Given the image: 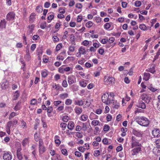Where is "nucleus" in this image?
I'll list each match as a JSON object with an SVG mask.
<instances>
[{
  "mask_svg": "<svg viewBox=\"0 0 160 160\" xmlns=\"http://www.w3.org/2000/svg\"><path fill=\"white\" fill-rule=\"evenodd\" d=\"M135 121L140 125L145 127L148 126L150 123L148 119L144 116L137 117Z\"/></svg>",
  "mask_w": 160,
  "mask_h": 160,
  "instance_id": "obj_1",
  "label": "nucleus"
},
{
  "mask_svg": "<svg viewBox=\"0 0 160 160\" xmlns=\"http://www.w3.org/2000/svg\"><path fill=\"white\" fill-rule=\"evenodd\" d=\"M130 142L132 148L142 146L140 142V141L138 140L135 137L132 136V137Z\"/></svg>",
  "mask_w": 160,
  "mask_h": 160,
  "instance_id": "obj_2",
  "label": "nucleus"
},
{
  "mask_svg": "<svg viewBox=\"0 0 160 160\" xmlns=\"http://www.w3.org/2000/svg\"><path fill=\"white\" fill-rule=\"evenodd\" d=\"M102 102L107 105L112 103V99L111 98H109L108 93H107L103 94L102 97Z\"/></svg>",
  "mask_w": 160,
  "mask_h": 160,
  "instance_id": "obj_3",
  "label": "nucleus"
},
{
  "mask_svg": "<svg viewBox=\"0 0 160 160\" xmlns=\"http://www.w3.org/2000/svg\"><path fill=\"white\" fill-rule=\"evenodd\" d=\"M115 79L112 77L105 76L104 78V82L105 84L111 85L114 83Z\"/></svg>",
  "mask_w": 160,
  "mask_h": 160,
  "instance_id": "obj_4",
  "label": "nucleus"
},
{
  "mask_svg": "<svg viewBox=\"0 0 160 160\" xmlns=\"http://www.w3.org/2000/svg\"><path fill=\"white\" fill-rule=\"evenodd\" d=\"M67 80L69 85H71L74 83H75L76 82L75 77L72 75H71L68 77Z\"/></svg>",
  "mask_w": 160,
  "mask_h": 160,
  "instance_id": "obj_5",
  "label": "nucleus"
},
{
  "mask_svg": "<svg viewBox=\"0 0 160 160\" xmlns=\"http://www.w3.org/2000/svg\"><path fill=\"white\" fill-rule=\"evenodd\" d=\"M12 157V153L9 152H4L2 156L4 160H11Z\"/></svg>",
  "mask_w": 160,
  "mask_h": 160,
  "instance_id": "obj_6",
  "label": "nucleus"
},
{
  "mask_svg": "<svg viewBox=\"0 0 160 160\" xmlns=\"http://www.w3.org/2000/svg\"><path fill=\"white\" fill-rule=\"evenodd\" d=\"M15 13L12 12H9L6 15V19L8 21L13 20L15 17Z\"/></svg>",
  "mask_w": 160,
  "mask_h": 160,
  "instance_id": "obj_7",
  "label": "nucleus"
},
{
  "mask_svg": "<svg viewBox=\"0 0 160 160\" xmlns=\"http://www.w3.org/2000/svg\"><path fill=\"white\" fill-rule=\"evenodd\" d=\"M141 147H135L131 151L132 154L133 156L137 155L140 152H141Z\"/></svg>",
  "mask_w": 160,
  "mask_h": 160,
  "instance_id": "obj_8",
  "label": "nucleus"
},
{
  "mask_svg": "<svg viewBox=\"0 0 160 160\" xmlns=\"http://www.w3.org/2000/svg\"><path fill=\"white\" fill-rule=\"evenodd\" d=\"M141 99L146 102V103H148L151 99V97L146 94H143L141 96Z\"/></svg>",
  "mask_w": 160,
  "mask_h": 160,
  "instance_id": "obj_9",
  "label": "nucleus"
},
{
  "mask_svg": "<svg viewBox=\"0 0 160 160\" xmlns=\"http://www.w3.org/2000/svg\"><path fill=\"white\" fill-rule=\"evenodd\" d=\"M21 146L20 145V146L17 149V157L18 159L19 160H22L23 159L22 155L21 152Z\"/></svg>",
  "mask_w": 160,
  "mask_h": 160,
  "instance_id": "obj_10",
  "label": "nucleus"
},
{
  "mask_svg": "<svg viewBox=\"0 0 160 160\" xmlns=\"http://www.w3.org/2000/svg\"><path fill=\"white\" fill-rule=\"evenodd\" d=\"M52 88L56 91H62L63 88L59 84H56V83H53L52 85Z\"/></svg>",
  "mask_w": 160,
  "mask_h": 160,
  "instance_id": "obj_11",
  "label": "nucleus"
},
{
  "mask_svg": "<svg viewBox=\"0 0 160 160\" xmlns=\"http://www.w3.org/2000/svg\"><path fill=\"white\" fill-rule=\"evenodd\" d=\"M12 123L11 121H9L7 123V126L6 127V129L7 132L8 134H10V133L11 127L14 126Z\"/></svg>",
  "mask_w": 160,
  "mask_h": 160,
  "instance_id": "obj_12",
  "label": "nucleus"
},
{
  "mask_svg": "<svg viewBox=\"0 0 160 160\" xmlns=\"http://www.w3.org/2000/svg\"><path fill=\"white\" fill-rule=\"evenodd\" d=\"M152 134L154 137H160V130L158 129H155L152 131Z\"/></svg>",
  "mask_w": 160,
  "mask_h": 160,
  "instance_id": "obj_13",
  "label": "nucleus"
},
{
  "mask_svg": "<svg viewBox=\"0 0 160 160\" xmlns=\"http://www.w3.org/2000/svg\"><path fill=\"white\" fill-rule=\"evenodd\" d=\"M30 141V138L29 137L24 138L22 142V144L23 147H25L28 145Z\"/></svg>",
  "mask_w": 160,
  "mask_h": 160,
  "instance_id": "obj_14",
  "label": "nucleus"
},
{
  "mask_svg": "<svg viewBox=\"0 0 160 160\" xmlns=\"http://www.w3.org/2000/svg\"><path fill=\"white\" fill-rule=\"evenodd\" d=\"M78 51L82 55H85L86 54L87 52L86 48L82 46L79 47L78 49Z\"/></svg>",
  "mask_w": 160,
  "mask_h": 160,
  "instance_id": "obj_15",
  "label": "nucleus"
},
{
  "mask_svg": "<svg viewBox=\"0 0 160 160\" xmlns=\"http://www.w3.org/2000/svg\"><path fill=\"white\" fill-rule=\"evenodd\" d=\"M34 27L35 25L34 24L28 26V29L27 31V34L29 35L32 33L34 30Z\"/></svg>",
  "mask_w": 160,
  "mask_h": 160,
  "instance_id": "obj_16",
  "label": "nucleus"
},
{
  "mask_svg": "<svg viewBox=\"0 0 160 160\" xmlns=\"http://www.w3.org/2000/svg\"><path fill=\"white\" fill-rule=\"evenodd\" d=\"M153 153L156 156L160 155V147H156L153 150Z\"/></svg>",
  "mask_w": 160,
  "mask_h": 160,
  "instance_id": "obj_17",
  "label": "nucleus"
},
{
  "mask_svg": "<svg viewBox=\"0 0 160 160\" xmlns=\"http://www.w3.org/2000/svg\"><path fill=\"white\" fill-rule=\"evenodd\" d=\"M6 22L5 19L1 20L0 22V29L5 28L6 27Z\"/></svg>",
  "mask_w": 160,
  "mask_h": 160,
  "instance_id": "obj_18",
  "label": "nucleus"
},
{
  "mask_svg": "<svg viewBox=\"0 0 160 160\" xmlns=\"http://www.w3.org/2000/svg\"><path fill=\"white\" fill-rule=\"evenodd\" d=\"M75 113L78 115L81 114L83 111L82 108L78 107H76L74 108Z\"/></svg>",
  "mask_w": 160,
  "mask_h": 160,
  "instance_id": "obj_19",
  "label": "nucleus"
},
{
  "mask_svg": "<svg viewBox=\"0 0 160 160\" xmlns=\"http://www.w3.org/2000/svg\"><path fill=\"white\" fill-rule=\"evenodd\" d=\"M35 16L36 14L35 13H32L31 14L29 17V20L30 23H32L34 21L36 18Z\"/></svg>",
  "mask_w": 160,
  "mask_h": 160,
  "instance_id": "obj_20",
  "label": "nucleus"
},
{
  "mask_svg": "<svg viewBox=\"0 0 160 160\" xmlns=\"http://www.w3.org/2000/svg\"><path fill=\"white\" fill-rule=\"evenodd\" d=\"M75 48L74 46H70L68 48V51L67 52V53L69 55H71L72 54L71 52H74L75 50Z\"/></svg>",
  "mask_w": 160,
  "mask_h": 160,
  "instance_id": "obj_21",
  "label": "nucleus"
},
{
  "mask_svg": "<svg viewBox=\"0 0 160 160\" xmlns=\"http://www.w3.org/2000/svg\"><path fill=\"white\" fill-rule=\"evenodd\" d=\"M137 106L142 109H145L146 107L145 103L142 101H140L137 105Z\"/></svg>",
  "mask_w": 160,
  "mask_h": 160,
  "instance_id": "obj_22",
  "label": "nucleus"
},
{
  "mask_svg": "<svg viewBox=\"0 0 160 160\" xmlns=\"http://www.w3.org/2000/svg\"><path fill=\"white\" fill-rule=\"evenodd\" d=\"M59 35L58 33H57L55 34H54L52 36V40L55 43L59 41V39L58 37Z\"/></svg>",
  "mask_w": 160,
  "mask_h": 160,
  "instance_id": "obj_23",
  "label": "nucleus"
},
{
  "mask_svg": "<svg viewBox=\"0 0 160 160\" xmlns=\"http://www.w3.org/2000/svg\"><path fill=\"white\" fill-rule=\"evenodd\" d=\"M88 119V116L85 114L82 115L79 118V119L83 122L86 121Z\"/></svg>",
  "mask_w": 160,
  "mask_h": 160,
  "instance_id": "obj_24",
  "label": "nucleus"
},
{
  "mask_svg": "<svg viewBox=\"0 0 160 160\" xmlns=\"http://www.w3.org/2000/svg\"><path fill=\"white\" fill-rule=\"evenodd\" d=\"M87 81L85 80H82L79 81V83L80 86L84 88L87 85Z\"/></svg>",
  "mask_w": 160,
  "mask_h": 160,
  "instance_id": "obj_25",
  "label": "nucleus"
},
{
  "mask_svg": "<svg viewBox=\"0 0 160 160\" xmlns=\"http://www.w3.org/2000/svg\"><path fill=\"white\" fill-rule=\"evenodd\" d=\"M74 123L72 122H69L68 125V128L70 130H72L74 127Z\"/></svg>",
  "mask_w": 160,
  "mask_h": 160,
  "instance_id": "obj_26",
  "label": "nucleus"
},
{
  "mask_svg": "<svg viewBox=\"0 0 160 160\" xmlns=\"http://www.w3.org/2000/svg\"><path fill=\"white\" fill-rule=\"evenodd\" d=\"M101 122L97 120H93L91 122V124L92 126H100Z\"/></svg>",
  "mask_w": 160,
  "mask_h": 160,
  "instance_id": "obj_27",
  "label": "nucleus"
},
{
  "mask_svg": "<svg viewBox=\"0 0 160 160\" xmlns=\"http://www.w3.org/2000/svg\"><path fill=\"white\" fill-rule=\"evenodd\" d=\"M150 77V74L149 73L144 72L143 74V79L147 81L149 80Z\"/></svg>",
  "mask_w": 160,
  "mask_h": 160,
  "instance_id": "obj_28",
  "label": "nucleus"
},
{
  "mask_svg": "<svg viewBox=\"0 0 160 160\" xmlns=\"http://www.w3.org/2000/svg\"><path fill=\"white\" fill-rule=\"evenodd\" d=\"M155 65H151L150 66L149 70L148 71L149 72L152 73H154L155 72Z\"/></svg>",
  "mask_w": 160,
  "mask_h": 160,
  "instance_id": "obj_29",
  "label": "nucleus"
},
{
  "mask_svg": "<svg viewBox=\"0 0 160 160\" xmlns=\"http://www.w3.org/2000/svg\"><path fill=\"white\" fill-rule=\"evenodd\" d=\"M20 94L18 91H16L14 94L13 98H12L13 100H17L18 97L19 96Z\"/></svg>",
  "mask_w": 160,
  "mask_h": 160,
  "instance_id": "obj_30",
  "label": "nucleus"
},
{
  "mask_svg": "<svg viewBox=\"0 0 160 160\" xmlns=\"http://www.w3.org/2000/svg\"><path fill=\"white\" fill-rule=\"evenodd\" d=\"M39 152L40 154H42L45 151V147L43 145L39 146Z\"/></svg>",
  "mask_w": 160,
  "mask_h": 160,
  "instance_id": "obj_31",
  "label": "nucleus"
},
{
  "mask_svg": "<svg viewBox=\"0 0 160 160\" xmlns=\"http://www.w3.org/2000/svg\"><path fill=\"white\" fill-rule=\"evenodd\" d=\"M121 132H122V134H121V135L122 137H124L126 135V132L127 131V128H122L121 130Z\"/></svg>",
  "mask_w": 160,
  "mask_h": 160,
  "instance_id": "obj_32",
  "label": "nucleus"
},
{
  "mask_svg": "<svg viewBox=\"0 0 160 160\" xmlns=\"http://www.w3.org/2000/svg\"><path fill=\"white\" fill-rule=\"evenodd\" d=\"M133 133L134 135L138 137H141L142 134V132L136 130L134 131L133 132Z\"/></svg>",
  "mask_w": 160,
  "mask_h": 160,
  "instance_id": "obj_33",
  "label": "nucleus"
},
{
  "mask_svg": "<svg viewBox=\"0 0 160 160\" xmlns=\"http://www.w3.org/2000/svg\"><path fill=\"white\" fill-rule=\"evenodd\" d=\"M139 28L143 31L147 30V28L146 25L144 24H140L139 26Z\"/></svg>",
  "mask_w": 160,
  "mask_h": 160,
  "instance_id": "obj_34",
  "label": "nucleus"
},
{
  "mask_svg": "<svg viewBox=\"0 0 160 160\" xmlns=\"http://www.w3.org/2000/svg\"><path fill=\"white\" fill-rule=\"evenodd\" d=\"M54 18V15L53 13L49 15L47 18L48 21H47L48 22L50 23L51 20L53 19Z\"/></svg>",
  "mask_w": 160,
  "mask_h": 160,
  "instance_id": "obj_35",
  "label": "nucleus"
},
{
  "mask_svg": "<svg viewBox=\"0 0 160 160\" xmlns=\"http://www.w3.org/2000/svg\"><path fill=\"white\" fill-rule=\"evenodd\" d=\"M60 97L62 99H64L68 97V94L67 93H64L60 94Z\"/></svg>",
  "mask_w": 160,
  "mask_h": 160,
  "instance_id": "obj_36",
  "label": "nucleus"
},
{
  "mask_svg": "<svg viewBox=\"0 0 160 160\" xmlns=\"http://www.w3.org/2000/svg\"><path fill=\"white\" fill-rule=\"evenodd\" d=\"M36 11L38 13H41L42 11V6H38L36 8Z\"/></svg>",
  "mask_w": 160,
  "mask_h": 160,
  "instance_id": "obj_37",
  "label": "nucleus"
},
{
  "mask_svg": "<svg viewBox=\"0 0 160 160\" xmlns=\"http://www.w3.org/2000/svg\"><path fill=\"white\" fill-rule=\"evenodd\" d=\"M62 44L61 43H59L58 44L56 47V51L57 52L59 51L62 48Z\"/></svg>",
  "mask_w": 160,
  "mask_h": 160,
  "instance_id": "obj_38",
  "label": "nucleus"
},
{
  "mask_svg": "<svg viewBox=\"0 0 160 160\" xmlns=\"http://www.w3.org/2000/svg\"><path fill=\"white\" fill-rule=\"evenodd\" d=\"M75 104L80 106L82 105L83 104V102L82 100L75 101Z\"/></svg>",
  "mask_w": 160,
  "mask_h": 160,
  "instance_id": "obj_39",
  "label": "nucleus"
},
{
  "mask_svg": "<svg viewBox=\"0 0 160 160\" xmlns=\"http://www.w3.org/2000/svg\"><path fill=\"white\" fill-rule=\"evenodd\" d=\"M47 24L46 22H44L41 23L40 26V28L42 29H44L47 27Z\"/></svg>",
  "mask_w": 160,
  "mask_h": 160,
  "instance_id": "obj_40",
  "label": "nucleus"
},
{
  "mask_svg": "<svg viewBox=\"0 0 160 160\" xmlns=\"http://www.w3.org/2000/svg\"><path fill=\"white\" fill-rule=\"evenodd\" d=\"M154 142L155 143L156 147H160V139L155 140Z\"/></svg>",
  "mask_w": 160,
  "mask_h": 160,
  "instance_id": "obj_41",
  "label": "nucleus"
},
{
  "mask_svg": "<svg viewBox=\"0 0 160 160\" xmlns=\"http://www.w3.org/2000/svg\"><path fill=\"white\" fill-rule=\"evenodd\" d=\"M110 128L109 126L107 124H105L104 125L103 130L104 131L107 132L108 131Z\"/></svg>",
  "mask_w": 160,
  "mask_h": 160,
  "instance_id": "obj_42",
  "label": "nucleus"
},
{
  "mask_svg": "<svg viewBox=\"0 0 160 160\" xmlns=\"http://www.w3.org/2000/svg\"><path fill=\"white\" fill-rule=\"evenodd\" d=\"M67 124L66 123L62 122L60 124V127L62 128V130H64L66 128Z\"/></svg>",
  "mask_w": 160,
  "mask_h": 160,
  "instance_id": "obj_43",
  "label": "nucleus"
},
{
  "mask_svg": "<svg viewBox=\"0 0 160 160\" xmlns=\"http://www.w3.org/2000/svg\"><path fill=\"white\" fill-rule=\"evenodd\" d=\"M111 26V23H106L104 25L105 29H108L110 28Z\"/></svg>",
  "mask_w": 160,
  "mask_h": 160,
  "instance_id": "obj_44",
  "label": "nucleus"
},
{
  "mask_svg": "<svg viewBox=\"0 0 160 160\" xmlns=\"http://www.w3.org/2000/svg\"><path fill=\"white\" fill-rule=\"evenodd\" d=\"M100 153V152L99 150H96L94 151L93 155L95 157H97L99 156Z\"/></svg>",
  "mask_w": 160,
  "mask_h": 160,
  "instance_id": "obj_45",
  "label": "nucleus"
},
{
  "mask_svg": "<svg viewBox=\"0 0 160 160\" xmlns=\"http://www.w3.org/2000/svg\"><path fill=\"white\" fill-rule=\"evenodd\" d=\"M48 72L46 71H42L41 72L42 76L43 78L46 77L48 75Z\"/></svg>",
  "mask_w": 160,
  "mask_h": 160,
  "instance_id": "obj_46",
  "label": "nucleus"
},
{
  "mask_svg": "<svg viewBox=\"0 0 160 160\" xmlns=\"http://www.w3.org/2000/svg\"><path fill=\"white\" fill-rule=\"evenodd\" d=\"M141 2L139 1H136L134 2V5L136 7H139L141 5Z\"/></svg>",
  "mask_w": 160,
  "mask_h": 160,
  "instance_id": "obj_47",
  "label": "nucleus"
},
{
  "mask_svg": "<svg viewBox=\"0 0 160 160\" xmlns=\"http://www.w3.org/2000/svg\"><path fill=\"white\" fill-rule=\"evenodd\" d=\"M94 19L98 23H100L102 21L101 18L99 17H95Z\"/></svg>",
  "mask_w": 160,
  "mask_h": 160,
  "instance_id": "obj_48",
  "label": "nucleus"
},
{
  "mask_svg": "<svg viewBox=\"0 0 160 160\" xmlns=\"http://www.w3.org/2000/svg\"><path fill=\"white\" fill-rule=\"evenodd\" d=\"M82 127H81V128L83 130L85 131L87 130V127L86 123L83 122L82 123Z\"/></svg>",
  "mask_w": 160,
  "mask_h": 160,
  "instance_id": "obj_49",
  "label": "nucleus"
},
{
  "mask_svg": "<svg viewBox=\"0 0 160 160\" xmlns=\"http://www.w3.org/2000/svg\"><path fill=\"white\" fill-rule=\"evenodd\" d=\"M58 136H56L55 137V142L56 144H60L61 142L60 140L58 139Z\"/></svg>",
  "mask_w": 160,
  "mask_h": 160,
  "instance_id": "obj_50",
  "label": "nucleus"
},
{
  "mask_svg": "<svg viewBox=\"0 0 160 160\" xmlns=\"http://www.w3.org/2000/svg\"><path fill=\"white\" fill-rule=\"evenodd\" d=\"M43 62L45 63H47L48 61V58L45 55H44L43 56L42 59Z\"/></svg>",
  "mask_w": 160,
  "mask_h": 160,
  "instance_id": "obj_51",
  "label": "nucleus"
},
{
  "mask_svg": "<svg viewBox=\"0 0 160 160\" xmlns=\"http://www.w3.org/2000/svg\"><path fill=\"white\" fill-rule=\"evenodd\" d=\"M81 44L84 46H87L89 44V42L88 40H85L82 42Z\"/></svg>",
  "mask_w": 160,
  "mask_h": 160,
  "instance_id": "obj_52",
  "label": "nucleus"
},
{
  "mask_svg": "<svg viewBox=\"0 0 160 160\" xmlns=\"http://www.w3.org/2000/svg\"><path fill=\"white\" fill-rule=\"evenodd\" d=\"M76 136L78 138H82L83 137V135L82 133L80 132H75Z\"/></svg>",
  "mask_w": 160,
  "mask_h": 160,
  "instance_id": "obj_53",
  "label": "nucleus"
},
{
  "mask_svg": "<svg viewBox=\"0 0 160 160\" xmlns=\"http://www.w3.org/2000/svg\"><path fill=\"white\" fill-rule=\"evenodd\" d=\"M72 100L70 99H67L65 102V103L67 105H70L72 103Z\"/></svg>",
  "mask_w": 160,
  "mask_h": 160,
  "instance_id": "obj_54",
  "label": "nucleus"
},
{
  "mask_svg": "<svg viewBox=\"0 0 160 160\" xmlns=\"http://www.w3.org/2000/svg\"><path fill=\"white\" fill-rule=\"evenodd\" d=\"M92 22L91 21H89L86 23V26L88 28H90L92 26Z\"/></svg>",
  "mask_w": 160,
  "mask_h": 160,
  "instance_id": "obj_55",
  "label": "nucleus"
},
{
  "mask_svg": "<svg viewBox=\"0 0 160 160\" xmlns=\"http://www.w3.org/2000/svg\"><path fill=\"white\" fill-rule=\"evenodd\" d=\"M62 85V86L64 88H66L67 87L68 84L66 80H64L63 81Z\"/></svg>",
  "mask_w": 160,
  "mask_h": 160,
  "instance_id": "obj_56",
  "label": "nucleus"
},
{
  "mask_svg": "<svg viewBox=\"0 0 160 160\" xmlns=\"http://www.w3.org/2000/svg\"><path fill=\"white\" fill-rule=\"evenodd\" d=\"M69 119V117L67 116H64L62 118V120L63 122H67Z\"/></svg>",
  "mask_w": 160,
  "mask_h": 160,
  "instance_id": "obj_57",
  "label": "nucleus"
},
{
  "mask_svg": "<svg viewBox=\"0 0 160 160\" xmlns=\"http://www.w3.org/2000/svg\"><path fill=\"white\" fill-rule=\"evenodd\" d=\"M78 150L82 152H84L86 150L85 148L83 147H80L78 148Z\"/></svg>",
  "mask_w": 160,
  "mask_h": 160,
  "instance_id": "obj_58",
  "label": "nucleus"
},
{
  "mask_svg": "<svg viewBox=\"0 0 160 160\" xmlns=\"http://www.w3.org/2000/svg\"><path fill=\"white\" fill-rule=\"evenodd\" d=\"M37 102V100L35 99H33L31 101L30 104L32 105H35Z\"/></svg>",
  "mask_w": 160,
  "mask_h": 160,
  "instance_id": "obj_59",
  "label": "nucleus"
},
{
  "mask_svg": "<svg viewBox=\"0 0 160 160\" xmlns=\"http://www.w3.org/2000/svg\"><path fill=\"white\" fill-rule=\"evenodd\" d=\"M47 112L48 113H51L53 110L52 107L51 106L48 107L47 108Z\"/></svg>",
  "mask_w": 160,
  "mask_h": 160,
  "instance_id": "obj_60",
  "label": "nucleus"
},
{
  "mask_svg": "<svg viewBox=\"0 0 160 160\" xmlns=\"http://www.w3.org/2000/svg\"><path fill=\"white\" fill-rule=\"evenodd\" d=\"M108 41V38H103L101 41V42L103 44L106 43Z\"/></svg>",
  "mask_w": 160,
  "mask_h": 160,
  "instance_id": "obj_61",
  "label": "nucleus"
},
{
  "mask_svg": "<svg viewBox=\"0 0 160 160\" xmlns=\"http://www.w3.org/2000/svg\"><path fill=\"white\" fill-rule=\"evenodd\" d=\"M100 43H96L95 42L93 43V46L95 48H98L100 46Z\"/></svg>",
  "mask_w": 160,
  "mask_h": 160,
  "instance_id": "obj_62",
  "label": "nucleus"
},
{
  "mask_svg": "<svg viewBox=\"0 0 160 160\" xmlns=\"http://www.w3.org/2000/svg\"><path fill=\"white\" fill-rule=\"evenodd\" d=\"M62 153L64 155L67 156L68 155L67 151L66 149H62L61 150Z\"/></svg>",
  "mask_w": 160,
  "mask_h": 160,
  "instance_id": "obj_63",
  "label": "nucleus"
},
{
  "mask_svg": "<svg viewBox=\"0 0 160 160\" xmlns=\"http://www.w3.org/2000/svg\"><path fill=\"white\" fill-rule=\"evenodd\" d=\"M112 117V116L110 114H107L106 119L108 121H110L111 120Z\"/></svg>",
  "mask_w": 160,
  "mask_h": 160,
  "instance_id": "obj_64",
  "label": "nucleus"
}]
</instances>
